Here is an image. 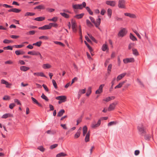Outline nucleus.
<instances>
[{
    "label": "nucleus",
    "mask_w": 157,
    "mask_h": 157,
    "mask_svg": "<svg viewBox=\"0 0 157 157\" xmlns=\"http://www.w3.org/2000/svg\"><path fill=\"white\" fill-rule=\"evenodd\" d=\"M135 44L134 43H130L128 45V49L129 50L131 49L132 48L135 46Z\"/></svg>",
    "instance_id": "c03bdc74"
},
{
    "label": "nucleus",
    "mask_w": 157,
    "mask_h": 157,
    "mask_svg": "<svg viewBox=\"0 0 157 157\" xmlns=\"http://www.w3.org/2000/svg\"><path fill=\"white\" fill-rule=\"evenodd\" d=\"M130 38L131 40H132L133 41H135L137 40L136 38L131 33L130 34Z\"/></svg>",
    "instance_id": "c9c22d12"
},
{
    "label": "nucleus",
    "mask_w": 157,
    "mask_h": 157,
    "mask_svg": "<svg viewBox=\"0 0 157 157\" xmlns=\"http://www.w3.org/2000/svg\"><path fill=\"white\" fill-rule=\"evenodd\" d=\"M123 61L124 63L126 64L128 63L134 62V59L133 58H126L123 59Z\"/></svg>",
    "instance_id": "9d476101"
},
{
    "label": "nucleus",
    "mask_w": 157,
    "mask_h": 157,
    "mask_svg": "<svg viewBox=\"0 0 157 157\" xmlns=\"http://www.w3.org/2000/svg\"><path fill=\"white\" fill-rule=\"evenodd\" d=\"M21 11V10L16 8H13V12L16 13H18Z\"/></svg>",
    "instance_id": "de8ad7c7"
},
{
    "label": "nucleus",
    "mask_w": 157,
    "mask_h": 157,
    "mask_svg": "<svg viewBox=\"0 0 157 157\" xmlns=\"http://www.w3.org/2000/svg\"><path fill=\"white\" fill-rule=\"evenodd\" d=\"M1 83L6 85V87L8 88H10L11 86L12 85V84L11 83H9L8 82L4 79H2L1 80Z\"/></svg>",
    "instance_id": "6e6552de"
},
{
    "label": "nucleus",
    "mask_w": 157,
    "mask_h": 157,
    "mask_svg": "<svg viewBox=\"0 0 157 157\" xmlns=\"http://www.w3.org/2000/svg\"><path fill=\"white\" fill-rule=\"evenodd\" d=\"M60 14L63 17L66 18H68L69 17V16L68 14L66 13H60Z\"/></svg>",
    "instance_id": "a19ab883"
},
{
    "label": "nucleus",
    "mask_w": 157,
    "mask_h": 157,
    "mask_svg": "<svg viewBox=\"0 0 157 157\" xmlns=\"http://www.w3.org/2000/svg\"><path fill=\"white\" fill-rule=\"evenodd\" d=\"M47 11H49L50 12H52L55 11L54 9L51 8H48L47 9Z\"/></svg>",
    "instance_id": "69168bd1"
},
{
    "label": "nucleus",
    "mask_w": 157,
    "mask_h": 157,
    "mask_svg": "<svg viewBox=\"0 0 157 157\" xmlns=\"http://www.w3.org/2000/svg\"><path fill=\"white\" fill-rule=\"evenodd\" d=\"M106 4L112 7H114L116 4V2L114 1H107L105 2Z\"/></svg>",
    "instance_id": "0eeeda50"
},
{
    "label": "nucleus",
    "mask_w": 157,
    "mask_h": 157,
    "mask_svg": "<svg viewBox=\"0 0 157 157\" xmlns=\"http://www.w3.org/2000/svg\"><path fill=\"white\" fill-rule=\"evenodd\" d=\"M58 146V144H55L51 146L50 148L51 149H53L56 147Z\"/></svg>",
    "instance_id": "bf43d9fd"
},
{
    "label": "nucleus",
    "mask_w": 157,
    "mask_h": 157,
    "mask_svg": "<svg viewBox=\"0 0 157 157\" xmlns=\"http://www.w3.org/2000/svg\"><path fill=\"white\" fill-rule=\"evenodd\" d=\"M38 29H40L42 30L48 29H51L49 24L48 25H45L42 27H40Z\"/></svg>",
    "instance_id": "2eb2a0df"
},
{
    "label": "nucleus",
    "mask_w": 157,
    "mask_h": 157,
    "mask_svg": "<svg viewBox=\"0 0 157 157\" xmlns=\"http://www.w3.org/2000/svg\"><path fill=\"white\" fill-rule=\"evenodd\" d=\"M83 136H84L87 133V128L86 126H84L82 128Z\"/></svg>",
    "instance_id": "aec40b11"
},
{
    "label": "nucleus",
    "mask_w": 157,
    "mask_h": 157,
    "mask_svg": "<svg viewBox=\"0 0 157 157\" xmlns=\"http://www.w3.org/2000/svg\"><path fill=\"white\" fill-rule=\"evenodd\" d=\"M56 99L57 100L62 101L63 102H64L66 101V97L65 96H59L56 97Z\"/></svg>",
    "instance_id": "9b49d317"
},
{
    "label": "nucleus",
    "mask_w": 157,
    "mask_h": 157,
    "mask_svg": "<svg viewBox=\"0 0 157 157\" xmlns=\"http://www.w3.org/2000/svg\"><path fill=\"white\" fill-rule=\"evenodd\" d=\"M125 82V81H123L121 82L120 83L117 85L115 87V89L120 88L122 87V85Z\"/></svg>",
    "instance_id": "b1692460"
},
{
    "label": "nucleus",
    "mask_w": 157,
    "mask_h": 157,
    "mask_svg": "<svg viewBox=\"0 0 157 157\" xmlns=\"http://www.w3.org/2000/svg\"><path fill=\"white\" fill-rule=\"evenodd\" d=\"M52 83L53 84V85L54 87L55 88L57 89V84H56L55 81L54 79H52Z\"/></svg>",
    "instance_id": "3c124183"
},
{
    "label": "nucleus",
    "mask_w": 157,
    "mask_h": 157,
    "mask_svg": "<svg viewBox=\"0 0 157 157\" xmlns=\"http://www.w3.org/2000/svg\"><path fill=\"white\" fill-rule=\"evenodd\" d=\"M64 113V109H61L58 113L57 116L58 117H61Z\"/></svg>",
    "instance_id": "c756f323"
},
{
    "label": "nucleus",
    "mask_w": 157,
    "mask_h": 157,
    "mask_svg": "<svg viewBox=\"0 0 157 157\" xmlns=\"http://www.w3.org/2000/svg\"><path fill=\"white\" fill-rule=\"evenodd\" d=\"M87 35H88L90 37V38L93 41H94L95 42H96V41L95 40V38L93 36H92L91 35H90V34H88V33H87Z\"/></svg>",
    "instance_id": "09e8293b"
},
{
    "label": "nucleus",
    "mask_w": 157,
    "mask_h": 157,
    "mask_svg": "<svg viewBox=\"0 0 157 157\" xmlns=\"http://www.w3.org/2000/svg\"><path fill=\"white\" fill-rule=\"evenodd\" d=\"M15 53L17 55H22L25 53V52L23 51L20 50H17L15 51Z\"/></svg>",
    "instance_id": "bb28decb"
},
{
    "label": "nucleus",
    "mask_w": 157,
    "mask_h": 157,
    "mask_svg": "<svg viewBox=\"0 0 157 157\" xmlns=\"http://www.w3.org/2000/svg\"><path fill=\"white\" fill-rule=\"evenodd\" d=\"M10 99V97L8 96H5L3 98V99L4 100H9Z\"/></svg>",
    "instance_id": "338daca9"
},
{
    "label": "nucleus",
    "mask_w": 157,
    "mask_h": 157,
    "mask_svg": "<svg viewBox=\"0 0 157 157\" xmlns=\"http://www.w3.org/2000/svg\"><path fill=\"white\" fill-rule=\"evenodd\" d=\"M126 29L125 28H123L119 32L118 35L119 36L122 37L126 34Z\"/></svg>",
    "instance_id": "39448f33"
},
{
    "label": "nucleus",
    "mask_w": 157,
    "mask_h": 157,
    "mask_svg": "<svg viewBox=\"0 0 157 157\" xmlns=\"http://www.w3.org/2000/svg\"><path fill=\"white\" fill-rule=\"evenodd\" d=\"M132 53L134 55L137 56L139 55V53L137 50L135 48L132 49Z\"/></svg>",
    "instance_id": "cd10ccee"
},
{
    "label": "nucleus",
    "mask_w": 157,
    "mask_h": 157,
    "mask_svg": "<svg viewBox=\"0 0 157 157\" xmlns=\"http://www.w3.org/2000/svg\"><path fill=\"white\" fill-rule=\"evenodd\" d=\"M76 26V23L75 22L72 20L71 22V28L72 29L73 32L75 33H76L77 31V29L75 28Z\"/></svg>",
    "instance_id": "ddd939ff"
},
{
    "label": "nucleus",
    "mask_w": 157,
    "mask_h": 157,
    "mask_svg": "<svg viewBox=\"0 0 157 157\" xmlns=\"http://www.w3.org/2000/svg\"><path fill=\"white\" fill-rule=\"evenodd\" d=\"M114 98L115 97L114 96H112L110 97H108L103 99V101H105L106 102H108L114 99Z\"/></svg>",
    "instance_id": "4468645a"
},
{
    "label": "nucleus",
    "mask_w": 157,
    "mask_h": 157,
    "mask_svg": "<svg viewBox=\"0 0 157 157\" xmlns=\"http://www.w3.org/2000/svg\"><path fill=\"white\" fill-rule=\"evenodd\" d=\"M101 121L99 120L97 124H95L94 121L91 124V127L92 128H95L99 126L101 124Z\"/></svg>",
    "instance_id": "423d86ee"
},
{
    "label": "nucleus",
    "mask_w": 157,
    "mask_h": 157,
    "mask_svg": "<svg viewBox=\"0 0 157 157\" xmlns=\"http://www.w3.org/2000/svg\"><path fill=\"white\" fill-rule=\"evenodd\" d=\"M126 75V73H123L119 75L117 78V81L121 80Z\"/></svg>",
    "instance_id": "f3484780"
},
{
    "label": "nucleus",
    "mask_w": 157,
    "mask_h": 157,
    "mask_svg": "<svg viewBox=\"0 0 157 157\" xmlns=\"http://www.w3.org/2000/svg\"><path fill=\"white\" fill-rule=\"evenodd\" d=\"M125 0H119L118 6L119 8L125 9Z\"/></svg>",
    "instance_id": "7ed1b4c3"
},
{
    "label": "nucleus",
    "mask_w": 157,
    "mask_h": 157,
    "mask_svg": "<svg viewBox=\"0 0 157 157\" xmlns=\"http://www.w3.org/2000/svg\"><path fill=\"white\" fill-rule=\"evenodd\" d=\"M42 42L41 41H39L38 42H36V43H33V45L36 46L38 47H40L41 46V45L42 44Z\"/></svg>",
    "instance_id": "4c0bfd02"
},
{
    "label": "nucleus",
    "mask_w": 157,
    "mask_h": 157,
    "mask_svg": "<svg viewBox=\"0 0 157 157\" xmlns=\"http://www.w3.org/2000/svg\"><path fill=\"white\" fill-rule=\"evenodd\" d=\"M37 148L38 149L42 152H44L45 150V149L42 146H41Z\"/></svg>",
    "instance_id": "5fc2aeb1"
},
{
    "label": "nucleus",
    "mask_w": 157,
    "mask_h": 157,
    "mask_svg": "<svg viewBox=\"0 0 157 157\" xmlns=\"http://www.w3.org/2000/svg\"><path fill=\"white\" fill-rule=\"evenodd\" d=\"M86 22L87 25L89 27H91L93 26V25L91 23L89 20H86Z\"/></svg>",
    "instance_id": "8fccbe9b"
},
{
    "label": "nucleus",
    "mask_w": 157,
    "mask_h": 157,
    "mask_svg": "<svg viewBox=\"0 0 157 157\" xmlns=\"http://www.w3.org/2000/svg\"><path fill=\"white\" fill-rule=\"evenodd\" d=\"M91 92V89L90 87H89L86 93V95L87 96H89Z\"/></svg>",
    "instance_id": "37998d69"
},
{
    "label": "nucleus",
    "mask_w": 157,
    "mask_h": 157,
    "mask_svg": "<svg viewBox=\"0 0 157 157\" xmlns=\"http://www.w3.org/2000/svg\"><path fill=\"white\" fill-rule=\"evenodd\" d=\"M3 48L5 50L8 49V50H12V49H13L12 47L11 46H8L7 47H4Z\"/></svg>",
    "instance_id": "4d7b16f0"
},
{
    "label": "nucleus",
    "mask_w": 157,
    "mask_h": 157,
    "mask_svg": "<svg viewBox=\"0 0 157 157\" xmlns=\"http://www.w3.org/2000/svg\"><path fill=\"white\" fill-rule=\"evenodd\" d=\"M117 102H114L110 104L108 108V110L110 111L113 110L115 107L117 105Z\"/></svg>",
    "instance_id": "20e7f679"
},
{
    "label": "nucleus",
    "mask_w": 157,
    "mask_h": 157,
    "mask_svg": "<svg viewBox=\"0 0 157 157\" xmlns=\"http://www.w3.org/2000/svg\"><path fill=\"white\" fill-rule=\"evenodd\" d=\"M86 3L85 2H83L82 4H73L72 7L75 9H82L83 7H85L86 6Z\"/></svg>",
    "instance_id": "f03ea898"
},
{
    "label": "nucleus",
    "mask_w": 157,
    "mask_h": 157,
    "mask_svg": "<svg viewBox=\"0 0 157 157\" xmlns=\"http://www.w3.org/2000/svg\"><path fill=\"white\" fill-rule=\"evenodd\" d=\"M39 39L40 40H47L48 39V37L46 36H40Z\"/></svg>",
    "instance_id": "e433bc0d"
},
{
    "label": "nucleus",
    "mask_w": 157,
    "mask_h": 157,
    "mask_svg": "<svg viewBox=\"0 0 157 157\" xmlns=\"http://www.w3.org/2000/svg\"><path fill=\"white\" fill-rule=\"evenodd\" d=\"M37 76H40L42 77H45L47 78V77L44 74L43 72H37Z\"/></svg>",
    "instance_id": "ea45409f"
},
{
    "label": "nucleus",
    "mask_w": 157,
    "mask_h": 157,
    "mask_svg": "<svg viewBox=\"0 0 157 157\" xmlns=\"http://www.w3.org/2000/svg\"><path fill=\"white\" fill-rule=\"evenodd\" d=\"M51 67V66L49 63H46L43 65L42 67L44 69L50 68Z\"/></svg>",
    "instance_id": "4be33fe9"
},
{
    "label": "nucleus",
    "mask_w": 157,
    "mask_h": 157,
    "mask_svg": "<svg viewBox=\"0 0 157 157\" xmlns=\"http://www.w3.org/2000/svg\"><path fill=\"white\" fill-rule=\"evenodd\" d=\"M124 14L125 16H128L132 18H135L136 17V16L133 14H131L129 13H125Z\"/></svg>",
    "instance_id": "6ab92c4d"
},
{
    "label": "nucleus",
    "mask_w": 157,
    "mask_h": 157,
    "mask_svg": "<svg viewBox=\"0 0 157 157\" xmlns=\"http://www.w3.org/2000/svg\"><path fill=\"white\" fill-rule=\"evenodd\" d=\"M86 92V89H80L78 92V98L79 99L82 94H84Z\"/></svg>",
    "instance_id": "f8f14e48"
},
{
    "label": "nucleus",
    "mask_w": 157,
    "mask_h": 157,
    "mask_svg": "<svg viewBox=\"0 0 157 157\" xmlns=\"http://www.w3.org/2000/svg\"><path fill=\"white\" fill-rule=\"evenodd\" d=\"M13 117V115L9 113H6L3 115V116L2 117V118L6 119L8 117Z\"/></svg>",
    "instance_id": "a211bd4d"
},
{
    "label": "nucleus",
    "mask_w": 157,
    "mask_h": 157,
    "mask_svg": "<svg viewBox=\"0 0 157 157\" xmlns=\"http://www.w3.org/2000/svg\"><path fill=\"white\" fill-rule=\"evenodd\" d=\"M143 136H144V138L146 140H149L151 138V136L150 135L145 134Z\"/></svg>",
    "instance_id": "58836bf2"
},
{
    "label": "nucleus",
    "mask_w": 157,
    "mask_h": 157,
    "mask_svg": "<svg viewBox=\"0 0 157 157\" xmlns=\"http://www.w3.org/2000/svg\"><path fill=\"white\" fill-rule=\"evenodd\" d=\"M101 22V19L100 18H98L96 20V22H95V24H94L95 25V26L98 27L100 25Z\"/></svg>",
    "instance_id": "a878e982"
},
{
    "label": "nucleus",
    "mask_w": 157,
    "mask_h": 157,
    "mask_svg": "<svg viewBox=\"0 0 157 157\" xmlns=\"http://www.w3.org/2000/svg\"><path fill=\"white\" fill-rule=\"evenodd\" d=\"M58 20V17H54L52 18L49 19H48V21H52L54 22H56Z\"/></svg>",
    "instance_id": "f704fd0d"
},
{
    "label": "nucleus",
    "mask_w": 157,
    "mask_h": 157,
    "mask_svg": "<svg viewBox=\"0 0 157 157\" xmlns=\"http://www.w3.org/2000/svg\"><path fill=\"white\" fill-rule=\"evenodd\" d=\"M29 69V67L25 66H21L20 67V70L23 71H26Z\"/></svg>",
    "instance_id": "412c9836"
},
{
    "label": "nucleus",
    "mask_w": 157,
    "mask_h": 157,
    "mask_svg": "<svg viewBox=\"0 0 157 157\" xmlns=\"http://www.w3.org/2000/svg\"><path fill=\"white\" fill-rule=\"evenodd\" d=\"M137 130L139 134L143 136L147 133L146 128L142 124H139L137 127Z\"/></svg>",
    "instance_id": "f257e3e1"
},
{
    "label": "nucleus",
    "mask_w": 157,
    "mask_h": 157,
    "mask_svg": "<svg viewBox=\"0 0 157 157\" xmlns=\"http://www.w3.org/2000/svg\"><path fill=\"white\" fill-rule=\"evenodd\" d=\"M102 50L103 51H105L106 50H108V48L107 45L106 44H103L102 48Z\"/></svg>",
    "instance_id": "7c9ffc66"
},
{
    "label": "nucleus",
    "mask_w": 157,
    "mask_h": 157,
    "mask_svg": "<svg viewBox=\"0 0 157 157\" xmlns=\"http://www.w3.org/2000/svg\"><path fill=\"white\" fill-rule=\"evenodd\" d=\"M67 155L66 153L63 152H61L58 154L56 155V157H64Z\"/></svg>",
    "instance_id": "dca6fc26"
},
{
    "label": "nucleus",
    "mask_w": 157,
    "mask_h": 157,
    "mask_svg": "<svg viewBox=\"0 0 157 157\" xmlns=\"http://www.w3.org/2000/svg\"><path fill=\"white\" fill-rule=\"evenodd\" d=\"M107 13L109 17L110 18L112 14V10L110 8H109L107 10Z\"/></svg>",
    "instance_id": "473e14b6"
},
{
    "label": "nucleus",
    "mask_w": 157,
    "mask_h": 157,
    "mask_svg": "<svg viewBox=\"0 0 157 157\" xmlns=\"http://www.w3.org/2000/svg\"><path fill=\"white\" fill-rule=\"evenodd\" d=\"M104 84H103L100 85L98 89L96 91L95 94H98L101 93L103 91V88L104 86Z\"/></svg>",
    "instance_id": "1a4fd4ad"
},
{
    "label": "nucleus",
    "mask_w": 157,
    "mask_h": 157,
    "mask_svg": "<svg viewBox=\"0 0 157 157\" xmlns=\"http://www.w3.org/2000/svg\"><path fill=\"white\" fill-rule=\"evenodd\" d=\"M42 86L44 88L45 90L47 92H48L49 91V89L47 86L45 84H43Z\"/></svg>",
    "instance_id": "e2e57ef3"
},
{
    "label": "nucleus",
    "mask_w": 157,
    "mask_h": 157,
    "mask_svg": "<svg viewBox=\"0 0 157 157\" xmlns=\"http://www.w3.org/2000/svg\"><path fill=\"white\" fill-rule=\"evenodd\" d=\"M54 42L56 44H59V45H60L63 46L64 45V44L63 43H62L61 42H60L54 41Z\"/></svg>",
    "instance_id": "052dcab7"
},
{
    "label": "nucleus",
    "mask_w": 157,
    "mask_h": 157,
    "mask_svg": "<svg viewBox=\"0 0 157 157\" xmlns=\"http://www.w3.org/2000/svg\"><path fill=\"white\" fill-rule=\"evenodd\" d=\"M3 43H4L9 44V43H10V42H12V41L10 40H8L6 39V40H5L3 41Z\"/></svg>",
    "instance_id": "680f3d73"
},
{
    "label": "nucleus",
    "mask_w": 157,
    "mask_h": 157,
    "mask_svg": "<svg viewBox=\"0 0 157 157\" xmlns=\"http://www.w3.org/2000/svg\"><path fill=\"white\" fill-rule=\"evenodd\" d=\"M35 33V32L34 31H31L27 33L26 34L27 35H33Z\"/></svg>",
    "instance_id": "6e6d98bb"
},
{
    "label": "nucleus",
    "mask_w": 157,
    "mask_h": 157,
    "mask_svg": "<svg viewBox=\"0 0 157 157\" xmlns=\"http://www.w3.org/2000/svg\"><path fill=\"white\" fill-rule=\"evenodd\" d=\"M41 98L46 101H48V98L44 94H42Z\"/></svg>",
    "instance_id": "a18cd8bd"
},
{
    "label": "nucleus",
    "mask_w": 157,
    "mask_h": 157,
    "mask_svg": "<svg viewBox=\"0 0 157 157\" xmlns=\"http://www.w3.org/2000/svg\"><path fill=\"white\" fill-rule=\"evenodd\" d=\"M24 46V45L23 44H21L18 45H15L14 46L17 48H20Z\"/></svg>",
    "instance_id": "0e129e2a"
},
{
    "label": "nucleus",
    "mask_w": 157,
    "mask_h": 157,
    "mask_svg": "<svg viewBox=\"0 0 157 157\" xmlns=\"http://www.w3.org/2000/svg\"><path fill=\"white\" fill-rule=\"evenodd\" d=\"M117 122L116 121H113L109 122L108 124V126H110L112 125H115L117 124Z\"/></svg>",
    "instance_id": "72a5a7b5"
},
{
    "label": "nucleus",
    "mask_w": 157,
    "mask_h": 157,
    "mask_svg": "<svg viewBox=\"0 0 157 157\" xmlns=\"http://www.w3.org/2000/svg\"><path fill=\"white\" fill-rule=\"evenodd\" d=\"M45 9V7L43 5H40L38 6H37L35 7L34 8V9Z\"/></svg>",
    "instance_id": "2f4dec72"
},
{
    "label": "nucleus",
    "mask_w": 157,
    "mask_h": 157,
    "mask_svg": "<svg viewBox=\"0 0 157 157\" xmlns=\"http://www.w3.org/2000/svg\"><path fill=\"white\" fill-rule=\"evenodd\" d=\"M45 19V18L44 17H40L35 18L34 20L38 21H41L44 20Z\"/></svg>",
    "instance_id": "393cba45"
},
{
    "label": "nucleus",
    "mask_w": 157,
    "mask_h": 157,
    "mask_svg": "<svg viewBox=\"0 0 157 157\" xmlns=\"http://www.w3.org/2000/svg\"><path fill=\"white\" fill-rule=\"evenodd\" d=\"M15 105L14 103H12L10 105H9V108L10 109H12L15 106Z\"/></svg>",
    "instance_id": "774afa93"
},
{
    "label": "nucleus",
    "mask_w": 157,
    "mask_h": 157,
    "mask_svg": "<svg viewBox=\"0 0 157 157\" xmlns=\"http://www.w3.org/2000/svg\"><path fill=\"white\" fill-rule=\"evenodd\" d=\"M80 132H77L76 133L75 135V138H78L79 136L80 135Z\"/></svg>",
    "instance_id": "864d4df0"
},
{
    "label": "nucleus",
    "mask_w": 157,
    "mask_h": 157,
    "mask_svg": "<svg viewBox=\"0 0 157 157\" xmlns=\"http://www.w3.org/2000/svg\"><path fill=\"white\" fill-rule=\"evenodd\" d=\"M90 136V132L89 131L87 133V134L86 136H85V141L86 142H88L89 141Z\"/></svg>",
    "instance_id": "5701e85b"
},
{
    "label": "nucleus",
    "mask_w": 157,
    "mask_h": 157,
    "mask_svg": "<svg viewBox=\"0 0 157 157\" xmlns=\"http://www.w3.org/2000/svg\"><path fill=\"white\" fill-rule=\"evenodd\" d=\"M35 14V13H30V12H27L25 14V16H33Z\"/></svg>",
    "instance_id": "49530a36"
},
{
    "label": "nucleus",
    "mask_w": 157,
    "mask_h": 157,
    "mask_svg": "<svg viewBox=\"0 0 157 157\" xmlns=\"http://www.w3.org/2000/svg\"><path fill=\"white\" fill-rule=\"evenodd\" d=\"M84 15V13H82L80 14H77L74 17L78 19H80Z\"/></svg>",
    "instance_id": "c85d7f7f"
},
{
    "label": "nucleus",
    "mask_w": 157,
    "mask_h": 157,
    "mask_svg": "<svg viewBox=\"0 0 157 157\" xmlns=\"http://www.w3.org/2000/svg\"><path fill=\"white\" fill-rule=\"evenodd\" d=\"M112 67V65L111 64H110L109 65L108 67V73L109 74L110 72L111 71Z\"/></svg>",
    "instance_id": "603ef678"
},
{
    "label": "nucleus",
    "mask_w": 157,
    "mask_h": 157,
    "mask_svg": "<svg viewBox=\"0 0 157 157\" xmlns=\"http://www.w3.org/2000/svg\"><path fill=\"white\" fill-rule=\"evenodd\" d=\"M5 63L6 64H13V62L11 60H9L5 62Z\"/></svg>",
    "instance_id": "13d9d810"
},
{
    "label": "nucleus",
    "mask_w": 157,
    "mask_h": 157,
    "mask_svg": "<svg viewBox=\"0 0 157 157\" xmlns=\"http://www.w3.org/2000/svg\"><path fill=\"white\" fill-rule=\"evenodd\" d=\"M50 28L51 29L52 26H53L55 27H57L58 26L57 24L55 23H49Z\"/></svg>",
    "instance_id": "79ce46f5"
}]
</instances>
